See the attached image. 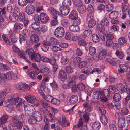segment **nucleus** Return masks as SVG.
<instances>
[{"instance_id":"1","label":"nucleus","mask_w":130,"mask_h":130,"mask_svg":"<svg viewBox=\"0 0 130 130\" xmlns=\"http://www.w3.org/2000/svg\"><path fill=\"white\" fill-rule=\"evenodd\" d=\"M17 119V116H14L12 118V122L15 124V126L18 129H20L23 126V123L25 121V117L24 115H21L18 116Z\"/></svg>"},{"instance_id":"2","label":"nucleus","mask_w":130,"mask_h":130,"mask_svg":"<svg viewBox=\"0 0 130 130\" xmlns=\"http://www.w3.org/2000/svg\"><path fill=\"white\" fill-rule=\"evenodd\" d=\"M102 92L99 91H95L93 93V98L95 100H97L100 99L102 102L100 104L101 105L103 106L104 103L103 102H105L107 101V98L103 97Z\"/></svg>"},{"instance_id":"3","label":"nucleus","mask_w":130,"mask_h":130,"mask_svg":"<svg viewBox=\"0 0 130 130\" xmlns=\"http://www.w3.org/2000/svg\"><path fill=\"white\" fill-rule=\"evenodd\" d=\"M25 114L28 116L33 115L35 112V109L31 105H27L24 106Z\"/></svg>"},{"instance_id":"4","label":"nucleus","mask_w":130,"mask_h":130,"mask_svg":"<svg viewBox=\"0 0 130 130\" xmlns=\"http://www.w3.org/2000/svg\"><path fill=\"white\" fill-rule=\"evenodd\" d=\"M64 33V28L61 26L57 27L54 32V35L58 37H61L63 36Z\"/></svg>"},{"instance_id":"5","label":"nucleus","mask_w":130,"mask_h":130,"mask_svg":"<svg viewBox=\"0 0 130 130\" xmlns=\"http://www.w3.org/2000/svg\"><path fill=\"white\" fill-rule=\"evenodd\" d=\"M83 105L85 108V112L86 113H89L92 110V103L86 102L84 103Z\"/></svg>"},{"instance_id":"6","label":"nucleus","mask_w":130,"mask_h":130,"mask_svg":"<svg viewBox=\"0 0 130 130\" xmlns=\"http://www.w3.org/2000/svg\"><path fill=\"white\" fill-rule=\"evenodd\" d=\"M25 12L28 15L33 13L35 10L34 6L31 5H28L25 8Z\"/></svg>"},{"instance_id":"7","label":"nucleus","mask_w":130,"mask_h":130,"mask_svg":"<svg viewBox=\"0 0 130 130\" xmlns=\"http://www.w3.org/2000/svg\"><path fill=\"white\" fill-rule=\"evenodd\" d=\"M106 53V50H103L100 53L98 57L96 56L95 57H94V60L96 61H98L99 59L103 60L105 58Z\"/></svg>"},{"instance_id":"8","label":"nucleus","mask_w":130,"mask_h":130,"mask_svg":"<svg viewBox=\"0 0 130 130\" xmlns=\"http://www.w3.org/2000/svg\"><path fill=\"white\" fill-rule=\"evenodd\" d=\"M39 17L41 21L43 23H46L49 19L48 15L44 13H41Z\"/></svg>"},{"instance_id":"9","label":"nucleus","mask_w":130,"mask_h":130,"mask_svg":"<svg viewBox=\"0 0 130 130\" xmlns=\"http://www.w3.org/2000/svg\"><path fill=\"white\" fill-rule=\"evenodd\" d=\"M59 10L62 14L64 16L68 15L70 11L69 7L64 6H61Z\"/></svg>"},{"instance_id":"10","label":"nucleus","mask_w":130,"mask_h":130,"mask_svg":"<svg viewBox=\"0 0 130 130\" xmlns=\"http://www.w3.org/2000/svg\"><path fill=\"white\" fill-rule=\"evenodd\" d=\"M25 98L27 101L31 103H34L36 101H39V98L38 97H35L31 95L26 96Z\"/></svg>"},{"instance_id":"11","label":"nucleus","mask_w":130,"mask_h":130,"mask_svg":"<svg viewBox=\"0 0 130 130\" xmlns=\"http://www.w3.org/2000/svg\"><path fill=\"white\" fill-rule=\"evenodd\" d=\"M31 59L33 61H35L37 62H40L41 60V56L40 54L35 53L32 56Z\"/></svg>"},{"instance_id":"12","label":"nucleus","mask_w":130,"mask_h":130,"mask_svg":"<svg viewBox=\"0 0 130 130\" xmlns=\"http://www.w3.org/2000/svg\"><path fill=\"white\" fill-rule=\"evenodd\" d=\"M58 77L61 81H64L67 79V75L63 70H60L58 75Z\"/></svg>"},{"instance_id":"13","label":"nucleus","mask_w":130,"mask_h":130,"mask_svg":"<svg viewBox=\"0 0 130 130\" xmlns=\"http://www.w3.org/2000/svg\"><path fill=\"white\" fill-rule=\"evenodd\" d=\"M118 125L119 128V130H122V128L125 125V119L122 117L118 119Z\"/></svg>"},{"instance_id":"14","label":"nucleus","mask_w":130,"mask_h":130,"mask_svg":"<svg viewBox=\"0 0 130 130\" xmlns=\"http://www.w3.org/2000/svg\"><path fill=\"white\" fill-rule=\"evenodd\" d=\"M39 93L43 98L46 99L48 102H51L53 98V97L50 95H47L46 96L43 92L42 91H40Z\"/></svg>"},{"instance_id":"15","label":"nucleus","mask_w":130,"mask_h":130,"mask_svg":"<svg viewBox=\"0 0 130 130\" xmlns=\"http://www.w3.org/2000/svg\"><path fill=\"white\" fill-rule=\"evenodd\" d=\"M32 35L30 36V40L33 42L37 43L39 41V38L38 35L34 34V32H32Z\"/></svg>"},{"instance_id":"16","label":"nucleus","mask_w":130,"mask_h":130,"mask_svg":"<svg viewBox=\"0 0 130 130\" xmlns=\"http://www.w3.org/2000/svg\"><path fill=\"white\" fill-rule=\"evenodd\" d=\"M48 11L49 13L52 15L53 16H57L59 15V13L53 7H50L48 8Z\"/></svg>"},{"instance_id":"17","label":"nucleus","mask_w":130,"mask_h":130,"mask_svg":"<svg viewBox=\"0 0 130 130\" xmlns=\"http://www.w3.org/2000/svg\"><path fill=\"white\" fill-rule=\"evenodd\" d=\"M88 113H86L85 111L80 112V116H83V119L86 122H88L89 120Z\"/></svg>"},{"instance_id":"18","label":"nucleus","mask_w":130,"mask_h":130,"mask_svg":"<svg viewBox=\"0 0 130 130\" xmlns=\"http://www.w3.org/2000/svg\"><path fill=\"white\" fill-rule=\"evenodd\" d=\"M78 17L77 12L75 10H72L70 13L69 18L70 19L72 20L76 19Z\"/></svg>"},{"instance_id":"19","label":"nucleus","mask_w":130,"mask_h":130,"mask_svg":"<svg viewBox=\"0 0 130 130\" xmlns=\"http://www.w3.org/2000/svg\"><path fill=\"white\" fill-rule=\"evenodd\" d=\"M68 85L69 86L71 87L72 90L73 92L77 91V89L76 87V82H69Z\"/></svg>"},{"instance_id":"20","label":"nucleus","mask_w":130,"mask_h":130,"mask_svg":"<svg viewBox=\"0 0 130 130\" xmlns=\"http://www.w3.org/2000/svg\"><path fill=\"white\" fill-rule=\"evenodd\" d=\"M8 118V116L7 115H4L2 116L0 118V126L7 123V120Z\"/></svg>"},{"instance_id":"21","label":"nucleus","mask_w":130,"mask_h":130,"mask_svg":"<svg viewBox=\"0 0 130 130\" xmlns=\"http://www.w3.org/2000/svg\"><path fill=\"white\" fill-rule=\"evenodd\" d=\"M70 30L72 32H77L79 31L80 29L79 27L76 25H72L69 27Z\"/></svg>"},{"instance_id":"22","label":"nucleus","mask_w":130,"mask_h":130,"mask_svg":"<svg viewBox=\"0 0 130 130\" xmlns=\"http://www.w3.org/2000/svg\"><path fill=\"white\" fill-rule=\"evenodd\" d=\"M9 19L11 21H15L18 19V15L15 13L11 12L10 14Z\"/></svg>"},{"instance_id":"23","label":"nucleus","mask_w":130,"mask_h":130,"mask_svg":"<svg viewBox=\"0 0 130 130\" xmlns=\"http://www.w3.org/2000/svg\"><path fill=\"white\" fill-rule=\"evenodd\" d=\"M118 12L113 11L111 12L109 14V18L111 19H114L118 17Z\"/></svg>"},{"instance_id":"24","label":"nucleus","mask_w":130,"mask_h":130,"mask_svg":"<svg viewBox=\"0 0 130 130\" xmlns=\"http://www.w3.org/2000/svg\"><path fill=\"white\" fill-rule=\"evenodd\" d=\"M91 126L93 130H98L101 127V125L99 123L95 122L92 123Z\"/></svg>"},{"instance_id":"25","label":"nucleus","mask_w":130,"mask_h":130,"mask_svg":"<svg viewBox=\"0 0 130 130\" xmlns=\"http://www.w3.org/2000/svg\"><path fill=\"white\" fill-rule=\"evenodd\" d=\"M25 52L29 56V57L30 56V58L35 53L34 49L32 48H27Z\"/></svg>"},{"instance_id":"26","label":"nucleus","mask_w":130,"mask_h":130,"mask_svg":"<svg viewBox=\"0 0 130 130\" xmlns=\"http://www.w3.org/2000/svg\"><path fill=\"white\" fill-rule=\"evenodd\" d=\"M100 120L102 123L104 125H106L108 122V119L105 115H101Z\"/></svg>"},{"instance_id":"27","label":"nucleus","mask_w":130,"mask_h":130,"mask_svg":"<svg viewBox=\"0 0 130 130\" xmlns=\"http://www.w3.org/2000/svg\"><path fill=\"white\" fill-rule=\"evenodd\" d=\"M78 10L80 13L83 14L86 11V8L85 5H82L78 7Z\"/></svg>"},{"instance_id":"28","label":"nucleus","mask_w":130,"mask_h":130,"mask_svg":"<svg viewBox=\"0 0 130 130\" xmlns=\"http://www.w3.org/2000/svg\"><path fill=\"white\" fill-rule=\"evenodd\" d=\"M62 123L63 125L65 127H68L70 125L69 123L67 122L66 120L65 116L64 115H63L62 116Z\"/></svg>"},{"instance_id":"29","label":"nucleus","mask_w":130,"mask_h":130,"mask_svg":"<svg viewBox=\"0 0 130 130\" xmlns=\"http://www.w3.org/2000/svg\"><path fill=\"white\" fill-rule=\"evenodd\" d=\"M78 101V97L76 95H73L70 98L69 101L71 103H75Z\"/></svg>"},{"instance_id":"30","label":"nucleus","mask_w":130,"mask_h":130,"mask_svg":"<svg viewBox=\"0 0 130 130\" xmlns=\"http://www.w3.org/2000/svg\"><path fill=\"white\" fill-rule=\"evenodd\" d=\"M33 115H34V117H35L37 119L38 121H40L42 120V118L40 112L37 111L36 112L35 111V112H34Z\"/></svg>"},{"instance_id":"31","label":"nucleus","mask_w":130,"mask_h":130,"mask_svg":"<svg viewBox=\"0 0 130 130\" xmlns=\"http://www.w3.org/2000/svg\"><path fill=\"white\" fill-rule=\"evenodd\" d=\"M103 97H109L110 95V92L107 89H104L102 92Z\"/></svg>"},{"instance_id":"32","label":"nucleus","mask_w":130,"mask_h":130,"mask_svg":"<svg viewBox=\"0 0 130 130\" xmlns=\"http://www.w3.org/2000/svg\"><path fill=\"white\" fill-rule=\"evenodd\" d=\"M10 68L8 66L0 63V70L3 71H6L10 69Z\"/></svg>"},{"instance_id":"33","label":"nucleus","mask_w":130,"mask_h":130,"mask_svg":"<svg viewBox=\"0 0 130 130\" xmlns=\"http://www.w3.org/2000/svg\"><path fill=\"white\" fill-rule=\"evenodd\" d=\"M69 58L66 55L62 56L61 58V63L63 64H67L69 61Z\"/></svg>"},{"instance_id":"34","label":"nucleus","mask_w":130,"mask_h":130,"mask_svg":"<svg viewBox=\"0 0 130 130\" xmlns=\"http://www.w3.org/2000/svg\"><path fill=\"white\" fill-rule=\"evenodd\" d=\"M96 21L94 19H92L88 21V24L89 27L92 28L96 24Z\"/></svg>"},{"instance_id":"35","label":"nucleus","mask_w":130,"mask_h":130,"mask_svg":"<svg viewBox=\"0 0 130 130\" xmlns=\"http://www.w3.org/2000/svg\"><path fill=\"white\" fill-rule=\"evenodd\" d=\"M24 27V25L22 23H16L14 25V28L15 30L17 31L18 29H22Z\"/></svg>"},{"instance_id":"36","label":"nucleus","mask_w":130,"mask_h":130,"mask_svg":"<svg viewBox=\"0 0 130 130\" xmlns=\"http://www.w3.org/2000/svg\"><path fill=\"white\" fill-rule=\"evenodd\" d=\"M38 121L37 119L34 116L30 117L28 120V122L29 123L32 124H36L37 122Z\"/></svg>"},{"instance_id":"37","label":"nucleus","mask_w":130,"mask_h":130,"mask_svg":"<svg viewBox=\"0 0 130 130\" xmlns=\"http://www.w3.org/2000/svg\"><path fill=\"white\" fill-rule=\"evenodd\" d=\"M18 3L20 6L24 7L27 4L28 1L27 0H18Z\"/></svg>"},{"instance_id":"38","label":"nucleus","mask_w":130,"mask_h":130,"mask_svg":"<svg viewBox=\"0 0 130 130\" xmlns=\"http://www.w3.org/2000/svg\"><path fill=\"white\" fill-rule=\"evenodd\" d=\"M118 101L113 100L111 103V105L113 107H116L117 109H119L120 108V107H119L120 104Z\"/></svg>"},{"instance_id":"39","label":"nucleus","mask_w":130,"mask_h":130,"mask_svg":"<svg viewBox=\"0 0 130 130\" xmlns=\"http://www.w3.org/2000/svg\"><path fill=\"white\" fill-rule=\"evenodd\" d=\"M39 23L34 22L32 23L31 26L34 30H36L39 29L40 26Z\"/></svg>"},{"instance_id":"40","label":"nucleus","mask_w":130,"mask_h":130,"mask_svg":"<svg viewBox=\"0 0 130 130\" xmlns=\"http://www.w3.org/2000/svg\"><path fill=\"white\" fill-rule=\"evenodd\" d=\"M62 25L64 27H67L69 26V24L68 23V20L66 19H63L61 21Z\"/></svg>"},{"instance_id":"41","label":"nucleus","mask_w":130,"mask_h":130,"mask_svg":"<svg viewBox=\"0 0 130 130\" xmlns=\"http://www.w3.org/2000/svg\"><path fill=\"white\" fill-rule=\"evenodd\" d=\"M101 24L103 26H107L109 25V22L106 18H104L101 21Z\"/></svg>"},{"instance_id":"42","label":"nucleus","mask_w":130,"mask_h":130,"mask_svg":"<svg viewBox=\"0 0 130 130\" xmlns=\"http://www.w3.org/2000/svg\"><path fill=\"white\" fill-rule=\"evenodd\" d=\"M73 2L74 5L78 7L83 4L81 0H73Z\"/></svg>"},{"instance_id":"43","label":"nucleus","mask_w":130,"mask_h":130,"mask_svg":"<svg viewBox=\"0 0 130 130\" xmlns=\"http://www.w3.org/2000/svg\"><path fill=\"white\" fill-rule=\"evenodd\" d=\"M77 87L79 90L82 91L84 90L85 88V86L83 83L79 82L77 84Z\"/></svg>"},{"instance_id":"44","label":"nucleus","mask_w":130,"mask_h":130,"mask_svg":"<svg viewBox=\"0 0 130 130\" xmlns=\"http://www.w3.org/2000/svg\"><path fill=\"white\" fill-rule=\"evenodd\" d=\"M115 54L118 58L120 59H122L124 57V54L123 53L120 51L117 50L115 53Z\"/></svg>"},{"instance_id":"45","label":"nucleus","mask_w":130,"mask_h":130,"mask_svg":"<svg viewBox=\"0 0 130 130\" xmlns=\"http://www.w3.org/2000/svg\"><path fill=\"white\" fill-rule=\"evenodd\" d=\"M83 124V122L82 121V119L80 118L79 119L76 125H74L73 126V128H80Z\"/></svg>"},{"instance_id":"46","label":"nucleus","mask_w":130,"mask_h":130,"mask_svg":"<svg viewBox=\"0 0 130 130\" xmlns=\"http://www.w3.org/2000/svg\"><path fill=\"white\" fill-rule=\"evenodd\" d=\"M117 90L119 91H122L124 90V86L122 84L119 83L116 86Z\"/></svg>"},{"instance_id":"47","label":"nucleus","mask_w":130,"mask_h":130,"mask_svg":"<svg viewBox=\"0 0 130 130\" xmlns=\"http://www.w3.org/2000/svg\"><path fill=\"white\" fill-rule=\"evenodd\" d=\"M89 53L90 55H93L95 54L96 50L95 47L90 46L89 48Z\"/></svg>"},{"instance_id":"48","label":"nucleus","mask_w":130,"mask_h":130,"mask_svg":"<svg viewBox=\"0 0 130 130\" xmlns=\"http://www.w3.org/2000/svg\"><path fill=\"white\" fill-rule=\"evenodd\" d=\"M121 111L122 113L125 115H127L129 111L127 108L124 107L121 109Z\"/></svg>"},{"instance_id":"49","label":"nucleus","mask_w":130,"mask_h":130,"mask_svg":"<svg viewBox=\"0 0 130 130\" xmlns=\"http://www.w3.org/2000/svg\"><path fill=\"white\" fill-rule=\"evenodd\" d=\"M65 70L68 74H70L73 72V68L72 67L69 66H67L65 68Z\"/></svg>"},{"instance_id":"50","label":"nucleus","mask_w":130,"mask_h":130,"mask_svg":"<svg viewBox=\"0 0 130 130\" xmlns=\"http://www.w3.org/2000/svg\"><path fill=\"white\" fill-rule=\"evenodd\" d=\"M71 0H64L62 2V6L69 7L71 4Z\"/></svg>"},{"instance_id":"51","label":"nucleus","mask_w":130,"mask_h":130,"mask_svg":"<svg viewBox=\"0 0 130 130\" xmlns=\"http://www.w3.org/2000/svg\"><path fill=\"white\" fill-rule=\"evenodd\" d=\"M23 101V100L22 99L18 98V100L16 101L15 106L17 107H19L22 104Z\"/></svg>"},{"instance_id":"52","label":"nucleus","mask_w":130,"mask_h":130,"mask_svg":"<svg viewBox=\"0 0 130 130\" xmlns=\"http://www.w3.org/2000/svg\"><path fill=\"white\" fill-rule=\"evenodd\" d=\"M113 7L112 4H107L106 5V10L108 12H110L113 9Z\"/></svg>"},{"instance_id":"53","label":"nucleus","mask_w":130,"mask_h":130,"mask_svg":"<svg viewBox=\"0 0 130 130\" xmlns=\"http://www.w3.org/2000/svg\"><path fill=\"white\" fill-rule=\"evenodd\" d=\"M92 39L93 41L95 42H97L99 41L98 36L96 34H94L92 35Z\"/></svg>"},{"instance_id":"54","label":"nucleus","mask_w":130,"mask_h":130,"mask_svg":"<svg viewBox=\"0 0 130 130\" xmlns=\"http://www.w3.org/2000/svg\"><path fill=\"white\" fill-rule=\"evenodd\" d=\"M49 69L47 68H44V69L41 72L42 74L44 76L47 75L49 74Z\"/></svg>"},{"instance_id":"55","label":"nucleus","mask_w":130,"mask_h":130,"mask_svg":"<svg viewBox=\"0 0 130 130\" xmlns=\"http://www.w3.org/2000/svg\"><path fill=\"white\" fill-rule=\"evenodd\" d=\"M126 40L124 37H121L118 40V42L120 45H123L126 42Z\"/></svg>"},{"instance_id":"56","label":"nucleus","mask_w":130,"mask_h":130,"mask_svg":"<svg viewBox=\"0 0 130 130\" xmlns=\"http://www.w3.org/2000/svg\"><path fill=\"white\" fill-rule=\"evenodd\" d=\"M83 35L85 36V38L86 37H89L91 36L92 35V32L90 30H86L84 32Z\"/></svg>"},{"instance_id":"57","label":"nucleus","mask_w":130,"mask_h":130,"mask_svg":"<svg viewBox=\"0 0 130 130\" xmlns=\"http://www.w3.org/2000/svg\"><path fill=\"white\" fill-rule=\"evenodd\" d=\"M10 38L11 41L12 43L16 42L17 40V38L16 37L14 34L12 33L10 34Z\"/></svg>"},{"instance_id":"58","label":"nucleus","mask_w":130,"mask_h":130,"mask_svg":"<svg viewBox=\"0 0 130 130\" xmlns=\"http://www.w3.org/2000/svg\"><path fill=\"white\" fill-rule=\"evenodd\" d=\"M121 96L120 94L118 93H116L114 95L113 97L114 100L119 101L121 100Z\"/></svg>"},{"instance_id":"59","label":"nucleus","mask_w":130,"mask_h":130,"mask_svg":"<svg viewBox=\"0 0 130 130\" xmlns=\"http://www.w3.org/2000/svg\"><path fill=\"white\" fill-rule=\"evenodd\" d=\"M97 109L99 110L101 115H105L106 113V110L104 107L97 106Z\"/></svg>"},{"instance_id":"60","label":"nucleus","mask_w":130,"mask_h":130,"mask_svg":"<svg viewBox=\"0 0 130 130\" xmlns=\"http://www.w3.org/2000/svg\"><path fill=\"white\" fill-rule=\"evenodd\" d=\"M54 19L51 21V25L53 26H54L56 25L58 22L57 20V16H53Z\"/></svg>"},{"instance_id":"61","label":"nucleus","mask_w":130,"mask_h":130,"mask_svg":"<svg viewBox=\"0 0 130 130\" xmlns=\"http://www.w3.org/2000/svg\"><path fill=\"white\" fill-rule=\"evenodd\" d=\"M115 36L112 34L109 33L107 34L106 35V39L112 40L114 38Z\"/></svg>"},{"instance_id":"62","label":"nucleus","mask_w":130,"mask_h":130,"mask_svg":"<svg viewBox=\"0 0 130 130\" xmlns=\"http://www.w3.org/2000/svg\"><path fill=\"white\" fill-rule=\"evenodd\" d=\"M50 40L51 45V44L56 45L58 43L57 39L53 37L51 38L50 39Z\"/></svg>"},{"instance_id":"63","label":"nucleus","mask_w":130,"mask_h":130,"mask_svg":"<svg viewBox=\"0 0 130 130\" xmlns=\"http://www.w3.org/2000/svg\"><path fill=\"white\" fill-rule=\"evenodd\" d=\"M51 49L52 51L54 52L61 51L62 50V49L61 48L55 46H52Z\"/></svg>"},{"instance_id":"64","label":"nucleus","mask_w":130,"mask_h":130,"mask_svg":"<svg viewBox=\"0 0 130 130\" xmlns=\"http://www.w3.org/2000/svg\"><path fill=\"white\" fill-rule=\"evenodd\" d=\"M51 102L52 104L56 105H58L60 104L59 100L55 98H53Z\"/></svg>"}]
</instances>
